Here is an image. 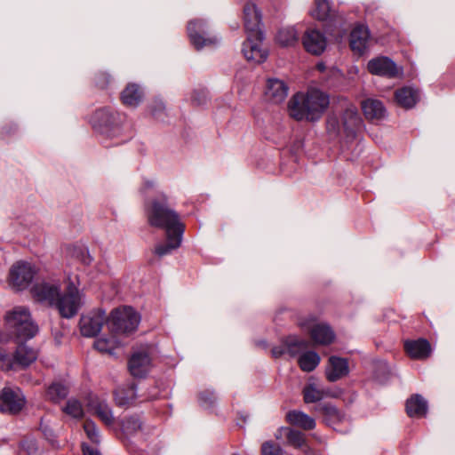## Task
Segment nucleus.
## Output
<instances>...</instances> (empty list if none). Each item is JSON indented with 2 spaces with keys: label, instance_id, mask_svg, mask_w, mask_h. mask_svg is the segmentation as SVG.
Wrapping results in <instances>:
<instances>
[{
  "label": "nucleus",
  "instance_id": "nucleus-1",
  "mask_svg": "<svg viewBox=\"0 0 455 455\" xmlns=\"http://www.w3.org/2000/svg\"><path fill=\"white\" fill-rule=\"evenodd\" d=\"M68 283L64 293L60 292L59 285L44 283L36 289V296L39 300H47L54 305L61 316L71 318L75 316L83 304V295L79 289L68 277Z\"/></svg>",
  "mask_w": 455,
  "mask_h": 455
},
{
  "label": "nucleus",
  "instance_id": "nucleus-2",
  "mask_svg": "<svg viewBox=\"0 0 455 455\" xmlns=\"http://www.w3.org/2000/svg\"><path fill=\"white\" fill-rule=\"evenodd\" d=\"M327 94L317 89L295 94L289 101L290 116L297 120H318L329 106Z\"/></svg>",
  "mask_w": 455,
  "mask_h": 455
},
{
  "label": "nucleus",
  "instance_id": "nucleus-3",
  "mask_svg": "<svg viewBox=\"0 0 455 455\" xmlns=\"http://www.w3.org/2000/svg\"><path fill=\"white\" fill-rule=\"evenodd\" d=\"M148 219L151 226L165 230L166 234H183L184 226L179 215L165 204V197L153 200L148 208Z\"/></svg>",
  "mask_w": 455,
  "mask_h": 455
},
{
  "label": "nucleus",
  "instance_id": "nucleus-4",
  "mask_svg": "<svg viewBox=\"0 0 455 455\" xmlns=\"http://www.w3.org/2000/svg\"><path fill=\"white\" fill-rule=\"evenodd\" d=\"M5 320L10 331L20 339H31L38 331L29 310L25 307H14L6 315Z\"/></svg>",
  "mask_w": 455,
  "mask_h": 455
},
{
  "label": "nucleus",
  "instance_id": "nucleus-5",
  "mask_svg": "<svg viewBox=\"0 0 455 455\" xmlns=\"http://www.w3.org/2000/svg\"><path fill=\"white\" fill-rule=\"evenodd\" d=\"M140 322V315L131 307L116 308L111 312L108 319L110 330L119 334H129L135 331Z\"/></svg>",
  "mask_w": 455,
  "mask_h": 455
},
{
  "label": "nucleus",
  "instance_id": "nucleus-6",
  "mask_svg": "<svg viewBox=\"0 0 455 455\" xmlns=\"http://www.w3.org/2000/svg\"><path fill=\"white\" fill-rule=\"evenodd\" d=\"M36 267L28 261H17L9 271V285L16 291L27 289L32 283L36 274Z\"/></svg>",
  "mask_w": 455,
  "mask_h": 455
},
{
  "label": "nucleus",
  "instance_id": "nucleus-7",
  "mask_svg": "<svg viewBox=\"0 0 455 455\" xmlns=\"http://www.w3.org/2000/svg\"><path fill=\"white\" fill-rule=\"evenodd\" d=\"M25 397L19 387H5L0 392V411L17 414L25 405Z\"/></svg>",
  "mask_w": 455,
  "mask_h": 455
},
{
  "label": "nucleus",
  "instance_id": "nucleus-8",
  "mask_svg": "<svg viewBox=\"0 0 455 455\" xmlns=\"http://www.w3.org/2000/svg\"><path fill=\"white\" fill-rule=\"evenodd\" d=\"M188 34L191 44L197 50L217 43V38L211 36L206 23L203 20H191L188 25Z\"/></svg>",
  "mask_w": 455,
  "mask_h": 455
},
{
  "label": "nucleus",
  "instance_id": "nucleus-9",
  "mask_svg": "<svg viewBox=\"0 0 455 455\" xmlns=\"http://www.w3.org/2000/svg\"><path fill=\"white\" fill-rule=\"evenodd\" d=\"M106 312L102 309L92 311L80 319V331L84 337H94L100 331L106 322Z\"/></svg>",
  "mask_w": 455,
  "mask_h": 455
},
{
  "label": "nucleus",
  "instance_id": "nucleus-10",
  "mask_svg": "<svg viewBox=\"0 0 455 455\" xmlns=\"http://www.w3.org/2000/svg\"><path fill=\"white\" fill-rule=\"evenodd\" d=\"M243 23L247 35L250 36H260L261 30V12L252 2H247L243 6Z\"/></svg>",
  "mask_w": 455,
  "mask_h": 455
},
{
  "label": "nucleus",
  "instance_id": "nucleus-11",
  "mask_svg": "<svg viewBox=\"0 0 455 455\" xmlns=\"http://www.w3.org/2000/svg\"><path fill=\"white\" fill-rule=\"evenodd\" d=\"M307 331L315 345L328 346L335 339V333L325 323H312L307 325Z\"/></svg>",
  "mask_w": 455,
  "mask_h": 455
},
{
  "label": "nucleus",
  "instance_id": "nucleus-12",
  "mask_svg": "<svg viewBox=\"0 0 455 455\" xmlns=\"http://www.w3.org/2000/svg\"><path fill=\"white\" fill-rule=\"evenodd\" d=\"M247 35V39L243 44V53L246 60L257 63L263 62L267 56V51L262 47L263 34L260 36H251Z\"/></svg>",
  "mask_w": 455,
  "mask_h": 455
},
{
  "label": "nucleus",
  "instance_id": "nucleus-13",
  "mask_svg": "<svg viewBox=\"0 0 455 455\" xmlns=\"http://www.w3.org/2000/svg\"><path fill=\"white\" fill-rule=\"evenodd\" d=\"M371 74L381 76L395 77L401 73L395 63L387 57H377L367 65Z\"/></svg>",
  "mask_w": 455,
  "mask_h": 455
},
{
  "label": "nucleus",
  "instance_id": "nucleus-14",
  "mask_svg": "<svg viewBox=\"0 0 455 455\" xmlns=\"http://www.w3.org/2000/svg\"><path fill=\"white\" fill-rule=\"evenodd\" d=\"M302 44L307 52L320 55L326 49L327 40L321 31L308 28L303 36Z\"/></svg>",
  "mask_w": 455,
  "mask_h": 455
},
{
  "label": "nucleus",
  "instance_id": "nucleus-15",
  "mask_svg": "<svg viewBox=\"0 0 455 455\" xmlns=\"http://www.w3.org/2000/svg\"><path fill=\"white\" fill-rule=\"evenodd\" d=\"M308 342L307 340L299 339L295 336L287 337L281 346H277L272 348V355L277 358L284 354H288L290 356L294 357L299 355L301 351L307 349Z\"/></svg>",
  "mask_w": 455,
  "mask_h": 455
},
{
  "label": "nucleus",
  "instance_id": "nucleus-16",
  "mask_svg": "<svg viewBox=\"0 0 455 455\" xmlns=\"http://www.w3.org/2000/svg\"><path fill=\"white\" fill-rule=\"evenodd\" d=\"M349 373L348 362L346 358L331 355L325 369V377L330 382H336Z\"/></svg>",
  "mask_w": 455,
  "mask_h": 455
},
{
  "label": "nucleus",
  "instance_id": "nucleus-17",
  "mask_svg": "<svg viewBox=\"0 0 455 455\" xmlns=\"http://www.w3.org/2000/svg\"><path fill=\"white\" fill-rule=\"evenodd\" d=\"M128 368L133 377L143 378L151 369V358L147 352H135L129 360Z\"/></svg>",
  "mask_w": 455,
  "mask_h": 455
},
{
  "label": "nucleus",
  "instance_id": "nucleus-18",
  "mask_svg": "<svg viewBox=\"0 0 455 455\" xmlns=\"http://www.w3.org/2000/svg\"><path fill=\"white\" fill-rule=\"evenodd\" d=\"M289 88L287 84L277 78H270L267 82L266 98L272 103L279 104L285 100Z\"/></svg>",
  "mask_w": 455,
  "mask_h": 455
},
{
  "label": "nucleus",
  "instance_id": "nucleus-19",
  "mask_svg": "<svg viewBox=\"0 0 455 455\" xmlns=\"http://www.w3.org/2000/svg\"><path fill=\"white\" fill-rule=\"evenodd\" d=\"M370 32L367 27L356 26L350 34V46L353 52L363 54L368 48Z\"/></svg>",
  "mask_w": 455,
  "mask_h": 455
},
{
  "label": "nucleus",
  "instance_id": "nucleus-20",
  "mask_svg": "<svg viewBox=\"0 0 455 455\" xmlns=\"http://www.w3.org/2000/svg\"><path fill=\"white\" fill-rule=\"evenodd\" d=\"M404 349L412 359L423 360L431 353V347L427 339L407 340L404 342Z\"/></svg>",
  "mask_w": 455,
  "mask_h": 455
},
{
  "label": "nucleus",
  "instance_id": "nucleus-21",
  "mask_svg": "<svg viewBox=\"0 0 455 455\" xmlns=\"http://www.w3.org/2000/svg\"><path fill=\"white\" fill-rule=\"evenodd\" d=\"M94 348L102 354H107L110 356H116L117 350L123 347V344L114 336L108 338H99L94 341Z\"/></svg>",
  "mask_w": 455,
  "mask_h": 455
},
{
  "label": "nucleus",
  "instance_id": "nucleus-22",
  "mask_svg": "<svg viewBox=\"0 0 455 455\" xmlns=\"http://www.w3.org/2000/svg\"><path fill=\"white\" fill-rule=\"evenodd\" d=\"M406 411L411 418H421L427 414V403L420 395H414L406 402Z\"/></svg>",
  "mask_w": 455,
  "mask_h": 455
},
{
  "label": "nucleus",
  "instance_id": "nucleus-23",
  "mask_svg": "<svg viewBox=\"0 0 455 455\" xmlns=\"http://www.w3.org/2000/svg\"><path fill=\"white\" fill-rule=\"evenodd\" d=\"M287 421L304 430H311L315 427V419L301 411H291L286 414Z\"/></svg>",
  "mask_w": 455,
  "mask_h": 455
},
{
  "label": "nucleus",
  "instance_id": "nucleus-24",
  "mask_svg": "<svg viewBox=\"0 0 455 455\" xmlns=\"http://www.w3.org/2000/svg\"><path fill=\"white\" fill-rule=\"evenodd\" d=\"M362 108L365 116L371 120H379L386 116V109L382 102L378 100H365L362 102Z\"/></svg>",
  "mask_w": 455,
  "mask_h": 455
},
{
  "label": "nucleus",
  "instance_id": "nucleus-25",
  "mask_svg": "<svg viewBox=\"0 0 455 455\" xmlns=\"http://www.w3.org/2000/svg\"><path fill=\"white\" fill-rule=\"evenodd\" d=\"M419 98L418 91L411 87L402 88L395 92L397 103L405 108H411L415 106Z\"/></svg>",
  "mask_w": 455,
  "mask_h": 455
},
{
  "label": "nucleus",
  "instance_id": "nucleus-26",
  "mask_svg": "<svg viewBox=\"0 0 455 455\" xmlns=\"http://www.w3.org/2000/svg\"><path fill=\"white\" fill-rule=\"evenodd\" d=\"M37 358V352L27 346L26 344H20L14 354V361L21 366H28L35 362Z\"/></svg>",
  "mask_w": 455,
  "mask_h": 455
},
{
  "label": "nucleus",
  "instance_id": "nucleus-27",
  "mask_svg": "<svg viewBox=\"0 0 455 455\" xmlns=\"http://www.w3.org/2000/svg\"><path fill=\"white\" fill-rule=\"evenodd\" d=\"M142 97V92L134 84H128L121 95L123 103L131 108H136L141 102Z\"/></svg>",
  "mask_w": 455,
  "mask_h": 455
},
{
  "label": "nucleus",
  "instance_id": "nucleus-28",
  "mask_svg": "<svg viewBox=\"0 0 455 455\" xmlns=\"http://www.w3.org/2000/svg\"><path fill=\"white\" fill-rule=\"evenodd\" d=\"M298 355V364L305 372L313 371L321 362L320 355L315 351H306Z\"/></svg>",
  "mask_w": 455,
  "mask_h": 455
},
{
  "label": "nucleus",
  "instance_id": "nucleus-29",
  "mask_svg": "<svg viewBox=\"0 0 455 455\" xmlns=\"http://www.w3.org/2000/svg\"><path fill=\"white\" fill-rule=\"evenodd\" d=\"M167 242L164 244H158L155 252L159 257L165 256L170 254L172 251L179 248L181 244L182 234L180 233H171L166 234Z\"/></svg>",
  "mask_w": 455,
  "mask_h": 455
},
{
  "label": "nucleus",
  "instance_id": "nucleus-30",
  "mask_svg": "<svg viewBox=\"0 0 455 455\" xmlns=\"http://www.w3.org/2000/svg\"><path fill=\"white\" fill-rule=\"evenodd\" d=\"M343 127L347 133L354 132L362 123L361 117L355 108L346 109L342 117Z\"/></svg>",
  "mask_w": 455,
  "mask_h": 455
},
{
  "label": "nucleus",
  "instance_id": "nucleus-31",
  "mask_svg": "<svg viewBox=\"0 0 455 455\" xmlns=\"http://www.w3.org/2000/svg\"><path fill=\"white\" fill-rule=\"evenodd\" d=\"M317 409L323 412L324 420L330 426L334 427L346 419L345 415L331 404L320 405Z\"/></svg>",
  "mask_w": 455,
  "mask_h": 455
},
{
  "label": "nucleus",
  "instance_id": "nucleus-32",
  "mask_svg": "<svg viewBox=\"0 0 455 455\" xmlns=\"http://www.w3.org/2000/svg\"><path fill=\"white\" fill-rule=\"evenodd\" d=\"M320 387L314 380L313 378L309 379V381L303 388V398L306 403H312L321 401Z\"/></svg>",
  "mask_w": 455,
  "mask_h": 455
},
{
  "label": "nucleus",
  "instance_id": "nucleus-33",
  "mask_svg": "<svg viewBox=\"0 0 455 455\" xmlns=\"http://www.w3.org/2000/svg\"><path fill=\"white\" fill-rule=\"evenodd\" d=\"M136 397V387L133 385L129 386L127 388H119L115 393L116 402L120 406L132 403Z\"/></svg>",
  "mask_w": 455,
  "mask_h": 455
},
{
  "label": "nucleus",
  "instance_id": "nucleus-34",
  "mask_svg": "<svg viewBox=\"0 0 455 455\" xmlns=\"http://www.w3.org/2000/svg\"><path fill=\"white\" fill-rule=\"evenodd\" d=\"M68 394V387L60 383L52 384L46 391L47 397L53 403H59L60 400L64 399Z\"/></svg>",
  "mask_w": 455,
  "mask_h": 455
},
{
  "label": "nucleus",
  "instance_id": "nucleus-35",
  "mask_svg": "<svg viewBox=\"0 0 455 455\" xmlns=\"http://www.w3.org/2000/svg\"><path fill=\"white\" fill-rule=\"evenodd\" d=\"M62 411L73 419H81L84 416V408L80 401L76 398L68 400Z\"/></svg>",
  "mask_w": 455,
  "mask_h": 455
},
{
  "label": "nucleus",
  "instance_id": "nucleus-36",
  "mask_svg": "<svg viewBox=\"0 0 455 455\" xmlns=\"http://www.w3.org/2000/svg\"><path fill=\"white\" fill-rule=\"evenodd\" d=\"M276 39L280 44L291 46L298 41L299 36L294 28H285L278 32Z\"/></svg>",
  "mask_w": 455,
  "mask_h": 455
},
{
  "label": "nucleus",
  "instance_id": "nucleus-37",
  "mask_svg": "<svg viewBox=\"0 0 455 455\" xmlns=\"http://www.w3.org/2000/svg\"><path fill=\"white\" fill-rule=\"evenodd\" d=\"M94 411L96 415L107 426H111L114 423L115 418L113 416L111 409L107 403L103 402L99 403L95 406Z\"/></svg>",
  "mask_w": 455,
  "mask_h": 455
},
{
  "label": "nucleus",
  "instance_id": "nucleus-38",
  "mask_svg": "<svg viewBox=\"0 0 455 455\" xmlns=\"http://www.w3.org/2000/svg\"><path fill=\"white\" fill-rule=\"evenodd\" d=\"M331 13L330 3L327 0H315V7L311 11V15L320 20H326Z\"/></svg>",
  "mask_w": 455,
  "mask_h": 455
},
{
  "label": "nucleus",
  "instance_id": "nucleus-39",
  "mask_svg": "<svg viewBox=\"0 0 455 455\" xmlns=\"http://www.w3.org/2000/svg\"><path fill=\"white\" fill-rule=\"evenodd\" d=\"M113 119V115L108 109H100L95 112L92 123L93 125L108 126Z\"/></svg>",
  "mask_w": 455,
  "mask_h": 455
},
{
  "label": "nucleus",
  "instance_id": "nucleus-40",
  "mask_svg": "<svg viewBox=\"0 0 455 455\" xmlns=\"http://www.w3.org/2000/svg\"><path fill=\"white\" fill-rule=\"evenodd\" d=\"M287 443L294 448H303L306 445L305 435L298 430L290 428V431H288Z\"/></svg>",
  "mask_w": 455,
  "mask_h": 455
},
{
  "label": "nucleus",
  "instance_id": "nucleus-41",
  "mask_svg": "<svg viewBox=\"0 0 455 455\" xmlns=\"http://www.w3.org/2000/svg\"><path fill=\"white\" fill-rule=\"evenodd\" d=\"M141 427V423L139 419L131 417L124 420L122 428L124 434L133 435L137 433Z\"/></svg>",
  "mask_w": 455,
  "mask_h": 455
},
{
  "label": "nucleus",
  "instance_id": "nucleus-42",
  "mask_svg": "<svg viewBox=\"0 0 455 455\" xmlns=\"http://www.w3.org/2000/svg\"><path fill=\"white\" fill-rule=\"evenodd\" d=\"M261 455H284L280 445L272 441H267L261 445Z\"/></svg>",
  "mask_w": 455,
  "mask_h": 455
},
{
  "label": "nucleus",
  "instance_id": "nucleus-43",
  "mask_svg": "<svg viewBox=\"0 0 455 455\" xmlns=\"http://www.w3.org/2000/svg\"><path fill=\"white\" fill-rule=\"evenodd\" d=\"M84 431L88 436V438L95 443H99L100 441V436L98 431V428L93 421L86 420L84 424Z\"/></svg>",
  "mask_w": 455,
  "mask_h": 455
},
{
  "label": "nucleus",
  "instance_id": "nucleus-44",
  "mask_svg": "<svg viewBox=\"0 0 455 455\" xmlns=\"http://www.w3.org/2000/svg\"><path fill=\"white\" fill-rule=\"evenodd\" d=\"M20 450L26 455H34L37 451L36 442L33 439H28L20 443Z\"/></svg>",
  "mask_w": 455,
  "mask_h": 455
},
{
  "label": "nucleus",
  "instance_id": "nucleus-45",
  "mask_svg": "<svg viewBox=\"0 0 455 455\" xmlns=\"http://www.w3.org/2000/svg\"><path fill=\"white\" fill-rule=\"evenodd\" d=\"M288 431H290V427H282L276 430L275 433V437L277 440H282L283 437H285L287 439L288 436Z\"/></svg>",
  "mask_w": 455,
  "mask_h": 455
},
{
  "label": "nucleus",
  "instance_id": "nucleus-46",
  "mask_svg": "<svg viewBox=\"0 0 455 455\" xmlns=\"http://www.w3.org/2000/svg\"><path fill=\"white\" fill-rule=\"evenodd\" d=\"M84 455H101L97 448L90 447L87 444H83Z\"/></svg>",
  "mask_w": 455,
  "mask_h": 455
},
{
  "label": "nucleus",
  "instance_id": "nucleus-47",
  "mask_svg": "<svg viewBox=\"0 0 455 455\" xmlns=\"http://www.w3.org/2000/svg\"><path fill=\"white\" fill-rule=\"evenodd\" d=\"M321 400L325 397H335L336 394H334L329 387H320Z\"/></svg>",
  "mask_w": 455,
  "mask_h": 455
},
{
  "label": "nucleus",
  "instance_id": "nucleus-48",
  "mask_svg": "<svg viewBox=\"0 0 455 455\" xmlns=\"http://www.w3.org/2000/svg\"><path fill=\"white\" fill-rule=\"evenodd\" d=\"M164 105L162 101H158L156 103V107L151 109L152 115L156 117L158 116V111L164 110Z\"/></svg>",
  "mask_w": 455,
  "mask_h": 455
},
{
  "label": "nucleus",
  "instance_id": "nucleus-49",
  "mask_svg": "<svg viewBox=\"0 0 455 455\" xmlns=\"http://www.w3.org/2000/svg\"><path fill=\"white\" fill-rule=\"evenodd\" d=\"M40 428L42 429V431L44 432V434L46 436L52 435V430L48 426H44L43 422H41V424H40Z\"/></svg>",
  "mask_w": 455,
  "mask_h": 455
},
{
  "label": "nucleus",
  "instance_id": "nucleus-50",
  "mask_svg": "<svg viewBox=\"0 0 455 455\" xmlns=\"http://www.w3.org/2000/svg\"><path fill=\"white\" fill-rule=\"evenodd\" d=\"M316 68L321 72H323L326 69V67L323 63H318Z\"/></svg>",
  "mask_w": 455,
  "mask_h": 455
},
{
  "label": "nucleus",
  "instance_id": "nucleus-51",
  "mask_svg": "<svg viewBox=\"0 0 455 455\" xmlns=\"http://www.w3.org/2000/svg\"><path fill=\"white\" fill-rule=\"evenodd\" d=\"M6 358H7V355H2V354H0V361L4 362V361H5V360H6Z\"/></svg>",
  "mask_w": 455,
  "mask_h": 455
},
{
  "label": "nucleus",
  "instance_id": "nucleus-52",
  "mask_svg": "<svg viewBox=\"0 0 455 455\" xmlns=\"http://www.w3.org/2000/svg\"><path fill=\"white\" fill-rule=\"evenodd\" d=\"M0 367H2V365H0Z\"/></svg>",
  "mask_w": 455,
  "mask_h": 455
}]
</instances>
